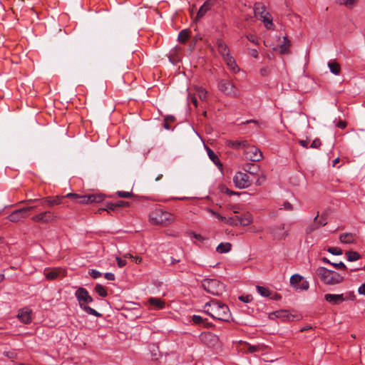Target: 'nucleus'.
Returning <instances> with one entry per match:
<instances>
[{"label": "nucleus", "mask_w": 365, "mask_h": 365, "mask_svg": "<svg viewBox=\"0 0 365 365\" xmlns=\"http://www.w3.org/2000/svg\"><path fill=\"white\" fill-rule=\"evenodd\" d=\"M215 3L216 0H206L205 3L200 7L197 14V19H199L202 18L205 14L211 9Z\"/></svg>", "instance_id": "nucleus-15"}, {"label": "nucleus", "mask_w": 365, "mask_h": 365, "mask_svg": "<svg viewBox=\"0 0 365 365\" xmlns=\"http://www.w3.org/2000/svg\"><path fill=\"white\" fill-rule=\"evenodd\" d=\"M274 315L277 318L282 319L283 320L292 321L294 320V316L289 314L287 310H278L271 314V316Z\"/></svg>", "instance_id": "nucleus-21"}, {"label": "nucleus", "mask_w": 365, "mask_h": 365, "mask_svg": "<svg viewBox=\"0 0 365 365\" xmlns=\"http://www.w3.org/2000/svg\"><path fill=\"white\" fill-rule=\"evenodd\" d=\"M239 299L245 303H248L251 302L252 299V297L251 295H245L239 297Z\"/></svg>", "instance_id": "nucleus-51"}, {"label": "nucleus", "mask_w": 365, "mask_h": 365, "mask_svg": "<svg viewBox=\"0 0 365 365\" xmlns=\"http://www.w3.org/2000/svg\"><path fill=\"white\" fill-rule=\"evenodd\" d=\"M195 91L201 101H206L207 91L202 87H197Z\"/></svg>", "instance_id": "nucleus-35"}, {"label": "nucleus", "mask_w": 365, "mask_h": 365, "mask_svg": "<svg viewBox=\"0 0 365 365\" xmlns=\"http://www.w3.org/2000/svg\"><path fill=\"white\" fill-rule=\"evenodd\" d=\"M239 225L247 226L252 222L253 218L250 213L246 212L241 215H238Z\"/></svg>", "instance_id": "nucleus-22"}, {"label": "nucleus", "mask_w": 365, "mask_h": 365, "mask_svg": "<svg viewBox=\"0 0 365 365\" xmlns=\"http://www.w3.org/2000/svg\"><path fill=\"white\" fill-rule=\"evenodd\" d=\"M348 299L347 296H344L343 294H326L324 295V299L332 305H339L343 302Z\"/></svg>", "instance_id": "nucleus-14"}, {"label": "nucleus", "mask_w": 365, "mask_h": 365, "mask_svg": "<svg viewBox=\"0 0 365 365\" xmlns=\"http://www.w3.org/2000/svg\"><path fill=\"white\" fill-rule=\"evenodd\" d=\"M316 274L326 284L334 285L339 284L344 280V277L335 271L329 270L324 267L316 269Z\"/></svg>", "instance_id": "nucleus-3"}, {"label": "nucleus", "mask_w": 365, "mask_h": 365, "mask_svg": "<svg viewBox=\"0 0 365 365\" xmlns=\"http://www.w3.org/2000/svg\"><path fill=\"white\" fill-rule=\"evenodd\" d=\"M118 266L120 268L126 265V260L120 257H117L116 258Z\"/></svg>", "instance_id": "nucleus-52"}, {"label": "nucleus", "mask_w": 365, "mask_h": 365, "mask_svg": "<svg viewBox=\"0 0 365 365\" xmlns=\"http://www.w3.org/2000/svg\"><path fill=\"white\" fill-rule=\"evenodd\" d=\"M291 45L290 41L288 39L287 37H284V41L280 46H279V52L282 54H285L289 53V48Z\"/></svg>", "instance_id": "nucleus-29"}, {"label": "nucleus", "mask_w": 365, "mask_h": 365, "mask_svg": "<svg viewBox=\"0 0 365 365\" xmlns=\"http://www.w3.org/2000/svg\"><path fill=\"white\" fill-rule=\"evenodd\" d=\"M36 208V205L27 206L14 210L7 219L12 222H18L29 215V212Z\"/></svg>", "instance_id": "nucleus-9"}, {"label": "nucleus", "mask_w": 365, "mask_h": 365, "mask_svg": "<svg viewBox=\"0 0 365 365\" xmlns=\"http://www.w3.org/2000/svg\"><path fill=\"white\" fill-rule=\"evenodd\" d=\"M357 0H339L341 5H344L347 8H352Z\"/></svg>", "instance_id": "nucleus-39"}, {"label": "nucleus", "mask_w": 365, "mask_h": 365, "mask_svg": "<svg viewBox=\"0 0 365 365\" xmlns=\"http://www.w3.org/2000/svg\"><path fill=\"white\" fill-rule=\"evenodd\" d=\"M331 265L337 269H346V265L342 262H339V263H331Z\"/></svg>", "instance_id": "nucleus-49"}, {"label": "nucleus", "mask_w": 365, "mask_h": 365, "mask_svg": "<svg viewBox=\"0 0 365 365\" xmlns=\"http://www.w3.org/2000/svg\"><path fill=\"white\" fill-rule=\"evenodd\" d=\"M232 244L230 242H221L216 248L218 253H227L231 250Z\"/></svg>", "instance_id": "nucleus-26"}, {"label": "nucleus", "mask_w": 365, "mask_h": 365, "mask_svg": "<svg viewBox=\"0 0 365 365\" xmlns=\"http://www.w3.org/2000/svg\"><path fill=\"white\" fill-rule=\"evenodd\" d=\"M163 127H164V128H165L167 130H170L171 129V127L169 125V122L168 120V118H165L164 119Z\"/></svg>", "instance_id": "nucleus-61"}, {"label": "nucleus", "mask_w": 365, "mask_h": 365, "mask_svg": "<svg viewBox=\"0 0 365 365\" xmlns=\"http://www.w3.org/2000/svg\"><path fill=\"white\" fill-rule=\"evenodd\" d=\"M89 274L93 279H97V278L101 277V275H102L101 272H100L99 271H98L96 269H91L89 271Z\"/></svg>", "instance_id": "nucleus-46"}, {"label": "nucleus", "mask_w": 365, "mask_h": 365, "mask_svg": "<svg viewBox=\"0 0 365 365\" xmlns=\"http://www.w3.org/2000/svg\"><path fill=\"white\" fill-rule=\"evenodd\" d=\"M75 297H76L79 307L81 309H83L85 312L88 314L93 315L95 317H102V314L98 312L94 309L88 306V303H91L93 301V299L91 296H90L86 288L79 287L75 292Z\"/></svg>", "instance_id": "nucleus-2"}, {"label": "nucleus", "mask_w": 365, "mask_h": 365, "mask_svg": "<svg viewBox=\"0 0 365 365\" xmlns=\"http://www.w3.org/2000/svg\"><path fill=\"white\" fill-rule=\"evenodd\" d=\"M302 279L303 277L301 275L298 274H293L290 277V284L294 288H296L297 286L299 285V283L302 281Z\"/></svg>", "instance_id": "nucleus-30"}, {"label": "nucleus", "mask_w": 365, "mask_h": 365, "mask_svg": "<svg viewBox=\"0 0 365 365\" xmlns=\"http://www.w3.org/2000/svg\"><path fill=\"white\" fill-rule=\"evenodd\" d=\"M280 210L283 209L286 211H292L294 210V207H293V205L286 201V202H284V203L282 205L281 207L279 208Z\"/></svg>", "instance_id": "nucleus-45"}, {"label": "nucleus", "mask_w": 365, "mask_h": 365, "mask_svg": "<svg viewBox=\"0 0 365 365\" xmlns=\"http://www.w3.org/2000/svg\"><path fill=\"white\" fill-rule=\"evenodd\" d=\"M148 304L150 306V309L153 310L163 309L165 307V303L160 298L150 297L148 299Z\"/></svg>", "instance_id": "nucleus-17"}, {"label": "nucleus", "mask_w": 365, "mask_h": 365, "mask_svg": "<svg viewBox=\"0 0 365 365\" xmlns=\"http://www.w3.org/2000/svg\"><path fill=\"white\" fill-rule=\"evenodd\" d=\"M243 150L245 157L249 160L257 162L261 160L263 158L262 153L259 149L255 145H250L248 142Z\"/></svg>", "instance_id": "nucleus-10"}, {"label": "nucleus", "mask_w": 365, "mask_h": 365, "mask_svg": "<svg viewBox=\"0 0 365 365\" xmlns=\"http://www.w3.org/2000/svg\"><path fill=\"white\" fill-rule=\"evenodd\" d=\"M189 99L190 101L193 103V105L197 107V98L195 96H189Z\"/></svg>", "instance_id": "nucleus-60"}, {"label": "nucleus", "mask_w": 365, "mask_h": 365, "mask_svg": "<svg viewBox=\"0 0 365 365\" xmlns=\"http://www.w3.org/2000/svg\"><path fill=\"white\" fill-rule=\"evenodd\" d=\"M327 250L334 255H341L343 253L341 249L335 247H329Z\"/></svg>", "instance_id": "nucleus-41"}, {"label": "nucleus", "mask_w": 365, "mask_h": 365, "mask_svg": "<svg viewBox=\"0 0 365 365\" xmlns=\"http://www.w3.org/2000/svg\"><path fill=\"white\" fill-rule=\"evenodd\" d=\"M217 51L220 54L225 58L226 56H230V51L226 43L221 39L217 41Z\"/></svg>", "instance_id": "nucleus-19"}, {"label": "nucleus", "mask_w": 365, "mask_h": 365, "mask_svg": "<svg viewBox=\"0 0 365 365\" xmlns=\"http://www.w3.org/2000/svg\"><path fill=\"white\" fill-rule=\"evenodd\" d=\"M260 73L262 76H267L268 74V68L264 67L260 69Z\"/></svg>", "instance_id": "nucleus-62"}, {"label": "nucleus", "mask_w": 365, "mask_h": 365, "mask_svg": "<svg viewBox=\"0 0 365 365\" xmlns=\"http://www.w3.org/2000/svg\"><path fill=\"white\" fill-rule=\"evenodd\" d=\"M116 195L119 197H122V198H130L133 195L132 192H126V191H118L116 192Z\"/></svg>", "instance_id": "nucleus-42"}, {"label": "nucleus", "mask_w": 365, "mask_h": 365, "mask_svg": "<svg viewBox=\"0 0 365 365\" xmlns=\"http://www.w3.org/2000/svg\"><path fill=\"white\" fill-rule=\"evenodd\" d=\"M95 291L99 296H101L102 297H106L108 295V292H107L106 289H105V287L100 284H97L96 285Z\"/></svg>", "instance_id": "nucleus-33"}, {"label": "nucleus", "mask_w": 365, "mask_h": 365, "mask_svg": "<svg viewBox=\"0 0 365 365\" xmlns=\"http://www.w3.org/2000/svg\"><path fill=\"white\" fill-rule=\"evenodd\" d=\"M358 292L360 294L365 295V283L362 284L358 289Z\"/></svg>", "instance_id": "nucleus-58"}, {"label": "nucleus", "mask_w": 365, "mask_h": 365, "mask_svg": "<svg viewBox=\"0 0 365 365\" xmlns=\"http://www.w3.org/2000/svg\"><path fill=\"white\" fill-rule=\"evenodd\" d=\"M339 240L341 242L346 244H352L354 243V235L351 233H344L341 235Z\"/></svg>", "instance_id": "nucleus-28"}, {"label": "nucleus", "mask_w": 365, "mask_h": 365, "mask_svg": "<svg viewBox=\"0 0 365 365\" xmlns=\"http://www.w3.org/2000/svg\"><path fill=\"white\" fill-rule=\"evenodd\" d=\"M104 277L109 280V281H113L115 280V275L114 274L111 273V272H107L104 274Z\"/></svg>", "instance_id": "nucleus-55"}, {"label": "nucleus", "mask_w": 365, "mask_h": 365, "mask_svg": "<svg viewBox=\"0 0 365 365\" xmlns=\"http://www.w3.org/2000/svg\"><path fill=\"white\" fill-rule=\"evenodd\" d=\"M202 286L208 293L220 296L225 291V287L223 283L216 279H205L202 282Z\"/></svg>", "instance_id": "nucleus-5"}, {"label": "nucleus", "mask_w": 365, "mask_h": 365, "mask_svg": "<svg viewBox=\"0 0 365 365\" xmlns=\"http://www.w3.org/2000/svg\"><path fill=\"white\" fill-rule=\"evenodd\" d=\"M217 87L220 91L231 98H239L240 91L229 79H221L218 81Z\"/></svg>", "instance_id": "nucleus-8"}, {"label": "nucleus", "mask_w": 365, "mask_h": 365, "mask_svg": "<svg viewBox=\"0 0 365 365\" xmlns=\"http://www.w3.org/2000/svg\"><path fill=\"white\" fill-rule=\"evenodd\" d=\"M18 319L23 323L27 324L31 322V310L27 308L19 311Z\"/></svg>", "instance_id": "nucleus-18"}, {"label": "nucleus", "mask_w": 365, "mask_h": 365, "mask_svg": "<svg viewBox=\"0 0 365 365\" xmlns=\"http://www.w3.org/2000/svg\"><path fill=\"white\" fill-rule=\"evenodd\" d=\"M255 14L259 16L264 24L267 29H273L272 18L269 12L267 11L266 6L261 2L255 3L254 5Z\"/></svg>", "instance_id": "nucleus-7"}, {"label": "nucleus", "mask_w": 365, "mask_h": 365, "mask_svg": "<svg viewBox=\"0 0 365 365\" xmlns=\"http://www.w3.org/2000/svg\"><path fill=\"white\" fill-rule=\"evenodd\" d=\"M321 145H322V142H321L320 139L316 138L312 141L310 147L312 148H319L321 146Z\"/></svg>", "instance_id": "nucleus-48"}, {"label": "nucleus", "mask_w": 365, "mask_h": 365, "mask_svg": "<svg viewBox=\"0 0 365 365\" xmlns=\"http://www.w3.org/2000/svg\"><path fill=\"white\" fill-rule=\"evenodd\" d=\"M319 228V227L317 225V223H314V220L312 224H310L309 225H308L306 227L305 232L307 234H311L313 232H314L315 230H318Z\"/></svg>", "instance_id": "nucleus-38"}, {"label": "nucleus", "mask_w": 365, "mask_h": 365, "mask_svg": "<svg viewBox=\"0 0 365 365\" xmlns=\"http://www.w3.org/2000/svg\"><path fill=\"white\" fill-rule=\"evenodd\" d=\"M220 191L222 192H226L229 195H235L236 192L234 191H230L227 187H226L225 185H221L220 187Z\"/></svg>", "instance_id": "nucleus-50"}, {"label": "nucleus", "mask_w": 365, "mask_h": 365, "mask_svg": "<svg viewBox=\"0 0 365 365\" xmlns=\"http://www.w3.org/2000/svg\"><path fill=\"white\" fill-rule=\"evenodd\" d=\"M205 149H206V151L207 153V155H208L210 159L213 162V163L215 165H216L217 167L222 168V164L221 163L218 156L209 147L206 146Z\"/></svg>", "instance_id": "nucleus-24"}, {"label": "nucleus", "mask_w": 365, "mask_h": 365, "mask_svg": "<svg viewBox=\"0 0 365 365\" xmlns=\"http://www.w3.org/2000/svg\"><path fill=\"white\" fill-rule=\"evenodd\" d=\"M247 143V140H229L226 141V145L229 146L231 148L235 149V150H240L242 149L244 150L245 147L246 146Z\"/></svg>", "instance_id": "nucleus-20"}, {"label": "nucleus", "mask_w": 365, "mask_h": 365, "mask_svg": "<svg viewBox=\"0 0 365 365\" xmlns=\"http://www.w3.org/2000/svg\"><path fill=\"white\" fill-rule=\"evenodd\" d=\"M208 211L215 217H216L217 219H219L220 221L222 222H224L226 220V217H223L221 215H220L219 213L213 211L211 209H209Z\"/></svg>", "instance_id": "nucleus-47"}, {"label": "nucleus", "mask_w": 365, "mask_h": 365, "mask_svg": "<svg viewBox=\"0 0 365 365\" xmlns=\"http://www.w3.org/2000/svg\"><path fill=\"white\" fill-rule=\"evenodd\" d=\"M66 197L71 198L73 202L81 204L100 202L104 200V196L103 195L95 193L83 195H80L76 193H68L66 195Z\"/></svg>", "instance_id": "nucleus-6"}, {"label": "nucleus", "mask_w": 365, "mask_h": 365, "mask_svg": "<svg viewBox=\"0 0 365 365\" xmlns=\"http://www.w3.org/2000/svg\"><path fill=\"white\" fill-rule=\"evenodd\" d=\"M132 259L133 261H135V262L137 263V264H139L141 262V260H142L141 257H140L138 256H135V257L133 256Z\"/></svg>", "instance_id": "nucleus-64"}, {"label": "nucleus", "mask_w": 365, "mask_h": 365, "mask_svg": "<svg viewBox=\"0 0 365 365\" xmlns=\"http://www.w3.org/2000/svg\"><path fill=\"white\" fill-rule=\"evenodd\" d=\"M65 197H67L66 195H65V196L56 195L55 197H43L41 199H33V200L30 199V200H28L27 202H39L42 205H46L48 207H53V206L58 205L61 204L62 200Z\"/></svg>", "instance_id": "nucleus-13"}, {"label": "nucleus", "mask_w": 365, "mask_h": 365, "mask_svg": "<svg viewBox=\"0 0 365 365\" xmlns=\"http://www.w3.org/2000/svg\"><path fill=\"white\" fill-rule=\"evenodd\" d=\"M45 275L48 279H56L59 277L65 275L64 270L61 268H53L45 270Z\"/></svg>", "instance_id": "nucleus-16"}, {"label": "nucleus", "mask_w": 365, "mask_h": 365, "mask_svg": "<svg viewBox=\"0 0 365 365\" xmlns=\"http://www.w3.org/2000/svg\"><path fill=\"white\" fill-rule=\"evenodd\" d=\"M328 66L331 73L337 76L340 74L341 66L336 61H330L328 63Z\"/></svg>", "instance_id": "nucleus-25"}, {"label": "nucleus", "mask_w": 365, "mask_h": 365, "mask_svg": "<svg viewBox=\"0 0 365 365\" xmlns=\"http://www.w3.org/2000/svg\"><path fill=\"white\" fill-rule=\"evenodd\" d=\"M56 217L57 216L53 212L46 210L34 215L31 217V220L35 222L50 223L53 222Z\"/></svg>", "instance_id": "nucleus-11"}, {"label": "nucleus", "mask_w": 365, "mask_h": 365, "mask_svg": "<svg viewBox=\"0 0 365 365\" xmlns=\"http://www.w3.org/2000/svg\"><path fill=\"white\" fill-rule=\"evenodd\" d=\"M339 128H341V129H344L347 124H346V121H344V120H339L336 125Z\"/></svg>", "instance_id": "nucleus-57"}, {"label": "nucleus", "mask_w": 365, "mask_h": 365, "mask_svg": "<svg viewBox=\"0 0 365 365\" xmlns=\"http://www.w3.org/2000/svg\"><path fill=\"white\" fill-rule=\"evenodd\" d=\"M299 143L304 148H308V142L307 140H300L299 141Z\"/></svg>", "instance_id": "nucleus-63"}, {"label": "nucleus", "mask_w": 365, "mask_h": 365, "mask_svg": "<svg viewBox=\"0 0 365 365\" xmlns=\"http://www.w3.org/2000/svg\"><path fill=\"white\" fill-rule=\"evenodd\" d=\"M257 290L258 292V293L262 296V297H269L270 296V291L264 287H262V286H257Z\"/></svg>", "instance_id": "nucleus-36"}, {"label": "nucleus", "mask_w": 365, "mask_h": 365, "mask_svg": "<svg viewBox=\"0 0 365 365\" xmlns=\"http://www.w3.org/2000/svg\"><path fill=\"white\" fill-rule=\"evenodd\" d=\"M104 210H106V211H107L108 213H110L112 211L117 210L118 207H117L116 202L115 203H113V202L108 203L106 205V207H104Z\"/></svg>", "instance_id": "nucleus-43"}, {"label": "nucleus", "mask_w": 365, "mask_h": 365, "mask_svg": "<svg viewBox=\"0 0 365 365\" xmlns=\"http://www.w3.org/2000/svg\"><path fill=\"white\" fill-rule=\"evenodd\" d=\"M247 346H248L247 351V353L252 354V353H255L257 351H260L264 350V346L261 345V344L251 345V344H247Z\"/></svg>", "instance_id": "nucleus-32"}, {"label": "nucleus", "mask_w": 365, "mask_h": 365, "mask_svg": "<svg viewBox=\"0 0 365 365\" xmlns=\"http://www.w3.org/2000/svg\"><path fill=\"white\" fill-rule=\"evenodd\" d=\"M314 223L320 227L325 226L327 224V217L326 214H322L319 216V212H317V216L314 218Z\"/></svg>", "instance_id": "nucleus-27"}, {"label": "nucleus", "mask_w": 365, "mask_h": 365, "mask_svg": "<svg viewBox=\"0 0 365 365\" xmlns=\"http://www.w3.org/2000/svg\"><path fill=\"white\" fill-rule=\"evenodd\" d=\"M250 53L252 57L255 58H258V51L257 49L250 50Z\"/></svg>", "instance_id": "nucleus-59"}, {"label": "nucleus", "mask_w": 365, "mask_h": 365, "mask_svg": "<svg viewBox=\"0 0 365 365\" xmlns=\"http://www.w3.org/2000/svg\"><path fill=\"white\" fill-rule=\"evenodd\" d=\"M224 61L226 62L228 68L235 73L238 72L240 71V68L236 64V62L233 57L232 56H226L225 58H223Z\"/></svg>", "instance_id": "nucleus-23"}, {"label": "nucleus", "mask_w": 365, "mask_h": 365, "mask_svg": "<svg viewBox=\"0 0 365 365\" xmlns=\"http://www.w3.org/2000/svg\"><path fill=\"white\" fill-rule=\"evenodd\" d=\"M204 312L216 320L229 322L231 314L225 304L217 300H211L204 305Z\"/></svg>", "instance_id": "nucleus-1"}, {"label": "nucleus", "mask_w": 365, "mask_h": 365, "mask_svg": "<svg viewBox=\"0 0 365 365\" xmlns=\"http://www.w3.org/2000/svg\"><path fill=\"white\" fill-rule=\"evenodd\" d=\"M309 282L303 279L302 281L299 283V284L297 286L296 289L300 290H307L309 289Z\"/></svg>", "instance_id": "nucleus-40"}, {"label": "nucleus", "mask_w": 365, "mask_h": 365, "mask_svg": "<svg viewBox=\"0 0 365 365\" xmlns=\"http://www.w3.org/2000/svg\"><path fill=\"white\" fill-rule=\"evenodd\" d=\"M247 39H248L250 41H251V42H252V43H255V44H258V43H258V41H257V38H256V36H254V35H252V34H250V35L247 36Z\"/></svg>", "instance_id": "nucleus-56"}, {"label": "nucleus", "mask_w": 365, "mask_h": 365, "mask_svg": "<svg viewBox=\"0 0 365 365\" xmlns=\"http://www.w3.org/2000/svg\"><path fill=\"white\" fill-rule=\"evenodd\" d=\"M233 182L235 186L239 189L248 187L251 185V180L247 173L237 172L234 178Z\"/></svg>", "instance_id": "nucleus-12"}, {"label": "nucleus", "mask_w": 365, "mask_h": 365, "mask_svg": "<svg viewBox=\"0 0 365 365\" xmlns=\"http://www.w3.org/2000/svg\"><path fill=\"white\" fill-rule=\"evenodd\" d=\"M116 205H117L118 208H119V207H129L130 206V202H127V201H123V200H118L116 202Z\"/></svg>", "instance_id": "nucleus-53"}, {"label": "nucleus", "mask_w": 365, "mask_h": 365, "mask_svg": "<svg viewBox=\"0 0 365 365\" xmlns=\"http://www.w3.org/2000/svg\"><path fill=\"white\" fill-rule=\"evenodd\" d=\"M225 223H227L230 225H239V219L238 215H236L235 217H226V220L225 221Z\"/></svg>", "instance_id": "nucleus-37"}, {"label": "nucleus", "mask_w": 365, "mask_h": 365, "mask_svg": "<svg viewBox=\"0 0 365 365\" xmlns=\"http://www.w3.org/2000/svg\"><path fill=\"white\" fill-rule=\"evenodd\" d=\"M149 220L153 225H168L173 221V215L162 209L155 208L150 212Z\"/></svg>", "instance_id": "nucleus-4"}, {"label": "nucleus", "mask_w": 365, "mask_h": 365, "mask_svg": "<svg viewBox=\"0 0 365 365\" xmlns=\"http://www.w3.org/2000/svg\"><path fill=\"white\" fill-rule=\"evenodd\" d=\"M4 355L6 357L11 359H14L16 358V354L14 352H11V351H5V352H4Z\"/></svg>", "instance_id": "nucleus-54"}, {"label": "nucleus", "mask_w": 365, "mask_h": 365, "mask_svg": "<svg viewBox=\"0 0 365 365\" xmlns=\"http://www.w3.org/2000/svg\"><path fill=\"white\" fill-rule=\"evenodd\" d=\"M192 321L195 324H202L205 323V319L199 315H193L192 317Z\"/></svg>", "instance_id": "nucleus-44"}, {"label": "nucleus", "mask_w": 365, "mask_h": 365, "mask_svg": "<svg viewBox=\"0 0 365 365\" xmlns=\"http://www.w3.org/2000/svg\"><path fill=\"white\" fill-rule=\"evenodd\" d=\"M347 259L350 262H354L360 258V255L357 252L349 251L346 252Z\"/></svg>", "instance_id": "nucleus-34"}, {"label": "nucleus", "mask_w": 365, "mask_h": 365, "mask_svg": "<svg viewBox=\"0 0 365 365\" xmlns=\"http://www.w3.org/2000/svg\"><path fill=\"white\" fill-rule=\"evenodd\" d=\"M190 37V31L187 29L182 30L178 35V41L185 43Z\"/></svg>", "instance_id": "nucleus-31"}]
</instances>
